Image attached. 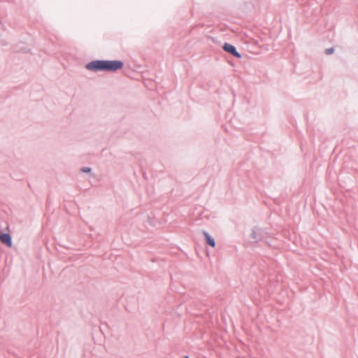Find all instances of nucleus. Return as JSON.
I'll list each match as a JSON object with an SVG mask.
<instances>
[{
    "instance_id": "nucleus-1",
    "label": "nucleus",
    "mask_w": 358,
    "mask_h": 358,
    "mask_svg": "<svg viewBox=\"0 0 358 358\" xmlns=\"http://www.w3.org/2000/svg\"><path fill=\"white\" fill-rule=\"evenodd\" d=\"M123 66L124 62L121 60L95 59L88 62L85 65V69L94 72H115L122 69Z\"/></svg>"
},
{
    "instance_id": "nucleus-2",
    "label": "nucleus",
    "mask_w": 358,
    "mask_h": 358,
    "mask_svg": "<svg viewBox=\"0 0 358 358\" xmlns=\"http://www.w3.org/2000/svg\"><path fill=\"white\" fill-rule=\"evenodd\" d=\"M222 49L236 58L240 59L242 57L241 54L237 51L236 48L229 43H224L222 45Z\"/></svg>"
},
{
    "instance_id": "nucleus-3",
    "label": "nucleus",
    "mask_w": 358,
    "mask_h": 358,
    "mask_svg": "<svg viewBox=\"0 0 358 358\" xmlns=\"http://www.w3.org/2000/svg\"><path fill=\"white\" fill-rule=\"evenodd\" d=\"M0 241L1 243L6 245L8 248L12 247V245H13L12 236L10 234V233L1 232L0 233Z\"/></svg>"
},
{
    "instance_id": "nucleus-4",
    "label": "nucleus",
    "mask_w": 358,
    "mask_h": 358,
    "mask_svg": "<svg viewBox=\"0 0 358 358\" xmlns=\"http://www.w3.org/2000/svg\"><path fill=\"white\" fill-rule=\"evenodd\" d=\"M251 237L256 241H261L264 238V231L259 228H255L252 230Z\"/></svg>"
},
{
    "instance_id": "nucleus-5",
    "label": "nucleus",
    "mask_w": 358,
    "mask_h": 358,
    "mask_svg": "<svg viewBox=\"0 0 358 358\" xmlns=\"http://www.w3.org/2000/svg\"><path fill=\"white\" fill-rule=\"evenodd\" d=\"M202 234L204 236L206 244H208V245H210L213 248H215L216 243H215L214 238L206 231H204V230L202 231Z\"/></svg>"
},
{
    "instance_id": "nucleus-6",
    "label": "nucleus",
    "mask_w": 358,
    "mask_h": 358,
    "mask_svg": "<svg viewBox=\"0 0 358 358\" xmlns=\"http://www.w3.org/2000/svg\"><path fill=\"white\" fill-rule=\"evenodd\" d=\"M334 48H329L325 50L324 52L326 55H331L334 52Z\"/></svg>"
},
{
    "instance_id": "nucleus-7",
    "label": "nucleus",
    "mask_w": 358,
    "mask_h": 358,
    "mask_svg": "<svg viewBox=\"0 0 358 358\" xmlns=\"http://www.w3.org/2000/svg\"><path fill=\"white\" fill-rule=\"evenodd\" d=\"M80 171L83 173H90L92 171V169L90 167L84 166L81 168Z\"/></svg>"
},
{
    "instance_id": "nucleus-8",
    "label": "nucleus",
    "mask_w": 358,
    "mask_h": 358,
    "mask_svg": "<svg viewBox=\"0 0 358 358\" xmlns=\"http://www.w3.org/2000/svg\"><path fill=\"white\" fill-rule=\"evenodd\" d=\"M185 358H190L189 356H185Z\"/></svg>"
}]
</instances>
